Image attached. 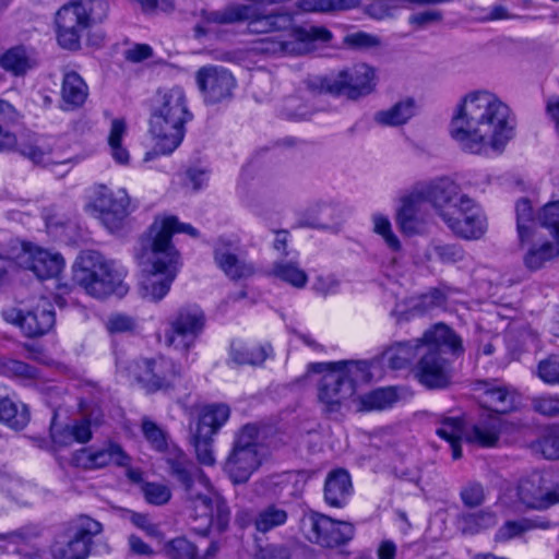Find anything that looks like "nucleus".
I'll return each mask as SVG.
<instances>
[{
	"label": "nucleus",
	"instance_id": "1",
	"mask_svg": "<svg viewBox=\"0 0 559 559\" xmlns=\"http://www.w3.org/2000/svg\"><path fill=\"white\" fill-rule=\"evenodd\" d=\"M511 110L487 91L465 95L452 116L450 134L459 146L471 154L502 153L514 136Z\"/></svg>",
	"mask_w": 559,
	"mask_h": 559
},
{
	"label": "nucleus",
	"instance_id": "2",
	"mask_svg": "<svg viewBox=\"0 0 559 559\" xmlns=\"http://www.w3.org/2000/svg\"><path fill=\"white\" fill-rule=\"evenodd\" d=\"M183 233L193 238L199 231L190 224L179 222L177 216H157L142 240V250L138 254L142 267L140 292L143 298L158 301L170 289L180 267V253L171 237Z\"/></svg>",
	"mask_w": 559,
	"mask_h": 559
},
{
	"label": "nucleus",
	"instance_id": "3",
	"mask_svg": "<svg viewBox=\"0 0 559 559\" xmlns=\"http://www.w3.org/2000/svg\"><path fill=\"white\" fill-rule=\"evenodd\" d=\"M428 199L449 229L465 240L481 238L488 227L480 206L450 179H440L428 189Z\"/></svg>",
	"mask_w": 559,
	"mask_h": 559
},
{
	"label": "nucleus",
	"instance_id": "4",
	"mask_svg": "<svg viewBox=\"0 0 559 559\" xmlns=\"http://www.w3.org/2000/svg\"><path fill=\"white\" fill-rule=\"evenodd\" d=\"M366 361L311 362L305 378H314L318 401L326 413L341 409L356 392L358 383L370 380Z\"/></svg>",
	"mask_w": 559,
	"mask_h": 559
},
{
	"label": "nucleus",
	"instance_id": "5",
	"mask_svg": "<svg viewBox=\"0 0 559 559\" xmlns=\"http://www.w3.org/2000/svg\"><path fill=\"white\" fill-rule=\"evenodd\" d=\"M424 346L413 368L414 377L427 389H445L452 383L451 362L442 356L443 348L459 356L464 352L462 338L447 324L437 323L423 334Z\"/></svg>",
	"mask_w": 559,
	"mask_h": 559
},
{
	"label": "nucleus",
	"instance_id": "6",
	"mask_svg": "<svg viewBox=\"0 0 559 559\" xmlns=\"http://www.w3.org/2000/svg\"><path fill=\"white\" fill-rule=\"evenodd\" d=\"M73 281L88 295L99 299L110 295L122 297L128 293L123 272L98 251L81 252L73 265Z\"/></svg>",
	"mask_w": 559,
	"mask_h": 559
},
{
	"label": "nucleus",
	"instance_id": "7",
	"mask_svg": "<svg viewBox=\"0 0 559 559\" xmlns=\"http://www.w3.org/2000/svg\"><path fill=\"white\" fill-rule=\"evenodd\" d=\"M167 472L182 490L188 509H198L201 515H207L212 499L210 478L182 450L171 447L164 457Z\"/></svg>",
	"mask_w": 559,
	"mask_h": 559
},
{
	"label": "nucleus",
	"instance_id": "8",
	"mask_svg": "<svg viewBox=\"0 0 559 559\" xmlns=\"http://www.w3.org/2000/svg\"><path fill=\"white\" fill-rule=\"evenodd\" d=\"M108 12L106 0H74L63 4L56 13L57 39L69 50H76L83 33L102 22Z\"/></svg>",
	"mask_w": 559,
	"mask_h": 559
},
{
	"label": "nucleus",
	"instance_id": "9",
	"mask_svg": "<svg viewBox=\"0 0 559 559\" xmlns=\"http://www.w3.org/2000/svg\"><path fill=\"white\" fill-rule=\"evenodd\" d=\"M126 371L147 393L174 389L182 378L181 367L165 356L134 359Z\"/></svg>",
	"mask_w": 559,
	"mask_h": 559
},
{
	"label": "nucleus",
	"instance_id": "10",
	"mask_svg": "<svg viewBox=\"0 0 559 559\" xmlns=\"http://www.w3.org/2000/svg\"><path fill=\"white\" fill-rule=\"evenodd\" d=\"M312 91L346 95L355 99L371 93L376 86L374 70L366 63L355 64L338 71L336 74L308 80Z\"/></svg>",
	"mask_w": 559,
	"mask_h": 559
},
{
	"label": "nucleus",
	"instance_id": "11",
	"mask_svg": "<svg viewBox=\"0 0 559 559\" xmlns=\"http://www.w3.org/2000/svg\"><path fill=\"white\" fill-rule=\"evenodd\" d=\"M86 209L111 233L120 230L131 213V201L126 189L98 183L90 190Z\"/></svg>",
	"mask_w": 559,
	"mask_h": 559
},
{
	"label": "nucleus",
	"instance_id": "12",
	"mask_svg": "<svg viewBox=\"0 0 559 559\" xmlns=\"http://www.w3.org/2000/svg\"><path fill=\"white\" fill-rule=\"evenodd\" d=\"M258 437L259 429L253 424H247L236 432L225 462V471L234 484L246 483L260 466Z\"/></svg>",
	"mask_w": 559,
	"mask_h": 559
},
{
	"label": "nucleus",
	"instance_id": "13",
	"mask_svg": "<svg viewBox=\"0 0 559 559\" xmlns=\"http://www.w3.org/2000/svg\"><path fill=\"white\" fill-rule=\"evenodd\" d=\"M103 532V525L87 516H78L63 535H59L50 547L55 559H85L91 551L93 538Z\"/></svg>",
	"mask_w": 559,
	"mask_h": 559
},
{
	"label": "nucleus",
	"instance_id": "14",
	"mask_svg": "<svg viewBox=\"0 0 559 559\" xmlns=\"http://www.w3.org/2000/svg\"><path fill=\"white\" fill-rule=\"evenodd\" d=\"M301 531L308 542L328 549L346 545L355 535L350 522L337 521L313 511L301 518Z\"/></svg>",
	"mask_w": 559,
	"mask_h": 559
},
{
	"label": "nucleus",
	"instance_id": "15",
	"mask_svg": "<svg viewBox=\"0 0 559 559\" xmlns=\"http://www.w3.org/2000/svg\"><path fill=\"white\" fill-rule=\"evenodd\" d=\"M205 323V313L199 306L188 305L179 308L170 318L165 331L166 345L188 354L203 333Z\"/></svg>",
	"mask_w": 559,
	"mask_h": 559
},
{
	"label": "nucleus",
	"instance_id": "16",
	"mask_svg": "<svg viewBox=\"0 0 559 559\" xmlns=\"http://www.w3.org/2000/svg\"><path fill=\"white\" fill-rule=\"evenodd\" d=\"M516 497L526 509L547 510L559 503V476L550 472L532 473L519 481Z\"/></svg>",
	"mask_w": 559,
	"mask_h": 559
},
{
	"label": "nucleus",
	"instance_id": "17",
	"mask_svg": "<svg viewBox=\"0 0 559 559\" xmlns=\"http://www.w3.org/2000/svg\"><path fill=\"white\" fill-rule=\"evenodd\" d=\"M332 37L325 26H298L293 29L292 37L262 40L261 51L271 55H305L314 49L316 43H329Z\"/></svg>",
	"mask_w": 559,
	"mask_h": 559
},
{
	"label": "nucleus",
	"instance_id": "18",
	"mask_svg": "<svg viewBox=\"0 0 559 559\" xmlns=\"http://www.w3.org/2000/svg\"><path fill=\"white\" fill-rule=\"evenodd\" d=\"M1 317L7 323L19 326L25 336L32 338L47 334L56 322L53 307L46 298H40L27 311L15 307L5 308L1 311Z\"/></svg>",
	"mask_w": 559,
	"mask_h": 559
},
{
	"label": "nucleus",
	"instance_id": "19",
	"mask_svg": "<svg viewBox=\"0 0 559 559\" xmlns=\"http://www.w3.org/2000/svg\"><path fill=\"white\" fill-rule=\"evenodd\" d=\"M195 82L203 102L215 105L233 98L237 86L234 74L222 66H204L195 72Z\"/></svg>",
	"mask_w": 559,
	"mask_h": 559
},
{
	"label": "nucleus",
	"instance_id": "20",
	"mask_svg": "<svg viewBox=\"0 0 559 559\" xmlns=\"http://www.w3.org/2000/svg\"><path fill=\"white\" fill-rule=\"evenodd\" d=\"M186 120L174 119L152 111L150 118V133L156 141V150L160 154L173 153L182 142Z\"/></svg>",
	"mask_w": 559,
	"mask_h": 559
},
{
	"label": "nucleus",
	"instance_id": "21",
	"mask_svg": "<svg viewBox=\"0 0 559 559\" xmlns=\"http://www.w3.org/2000/svg\"><path fill=\"white\" fill-rule=\"evenodd\" d=\"M129 462L130 457L117 443H109L97 450L83 448L72 453L71 456V464L83 469L103 468L111 463L126 466Z\"/></svg>",
	"mask_w": 559,
	"mask_h": 559
},
{
	"label": "nucleus",
	"instance_id": "22",
	"mask_svg": "<svg viewBox=\"0 0 559 559\" xmlns=\"http://www.w3.org/2000/svg\"><path fill=\"white\" fill-rule=\"evenodd\" d=\"M250 12L249 4H231L217 11L202 10L200 20L194 26V36L202 38L214 33L221 25L245 22Z\"/></svg>",
	"mask_w": 559,
	"mask_h": 559
},
{
	"label": "nucleus",
	"instance_id": "23",
	"mask_svg": "<svg viewBox=\"0 0 559 559\" xmlns=\"http://www.w3.org/2000/svg\"><path fill=\"white\" fill-rule=\"evenodd\" d=\"M22 263L38 278L47 280L58 276L64 265L63 258L57 252L28 245L24 247Z\"/></svg>",
	"mask_w": 559,
	"mask_h": 559
},
{
	"label": "nucleus",
	"instance_id": "24",
	"mask_svg": "<svg viewBox=\"0 0 559 559\" xmlns=\"http://www.w3.org/2000/svg\"><path fill=\"white\" fill-rule=\"evenodd\" d=\"M214 261L224 274L233 281L250 277L255 269L252 263L239 258L233 251V243L219 239L214 248Z\"/></svg>",
	"mask_w": 559,
	"mask_h": 559
},
{
	"label": "nucleus",
	"instance_id": "25",
	"mask_svg": "<svg viewBox=\"0 0 559 559\" xmlns=\"http://www.w3.org/2000/svg\"><path fill=\"white\" fill-rule=\"evenodd\" d=\"M152 111L174 117L175 120L188 121L191 117L187 106L186 93L180 86L159 90Z\"/></svg>",
	"mask_w": 559,
	"mask_h": 559
},
{
	"label": "nucleus",
	"instance_id": "26",
	"mask_svg": "<svg viewBox=\"0 0 559 559\" xmlns=\"http://www.w3.org/2000/svg\"><path fill=\"white\" fill-rule=\"evenodd\" d=\"M506 428L507 424L499 415H489L475 424L465 435V439L483 448H492L498 444L500 435Z\"/></svg>",
	"mask_w": 559,
	"mask_h": 559
},
{
	"label": "nucleus",
	"instance_id": "27",
	"mask_svg": "<svg viewBox=\"0 0 559 559\" xmlns=\"http://www.w3.org/2000/svg\"><path fill=\"white\" fill-rule=\"evenodd\" d=\"M60 95L61 108L63 110H75L85 104L88 96V86L79 73L68 71L63 74Z\"/></svg>",
	"mask_w": 559,
	"mask_h": 559
},
{
	"label": "nucleus",
	"instance_id": "28",
	"mask_svg": "<svg viewBox=\"0 0 559 559\" xmlns=\"http://www.w3.org/2000/svg\"><path fill=\"white\" fill-rule=\"evenodd\" d=\"M352 490V479L345 469H335L328 474L324 484V500L329 506L344 507Z\"/></svg>",
	"mask_w": 559,
	"mask_h": 559
},
{
	"label": "nucleus",
	"instance_id": "29",
	"mask_svg": "<svg viewBox=\"0 0 559 559\" xmlns=\"http://www.w3.org/2000/svg\"><path fill=\"white\" fill-rule=\"evenodd\" d=\"M423 346V336L413 341L399 342L383 353V360L391 369L405 368L415 358L418 359Z\"/></svg>",
	"mask_w": 559,
	"mask_h": 559
},
{
	"label": "nucleus",
	"instance_id": "30",
	"mask_svg": "<svg viewBox=\"0 0 559 559\" xmlns=\"http://www.w3.org/2000/svg\"><path fill=\"white\" fill-rule=\"evenodd\" d=\"M230 416V408L226 404L205 405L199 416L195 432L214 437L227 423Z\"/></svg>",
	"mask_w": 559,
	"mask_h": 559
},
{
	"label": "nucleus",
	"instance_id": "31",
	"mask_svg": "<svg viewBox=\"0 0 559 559\" xmlns=\"http://www.w3.org/2000/svg\"><path fill=\"white\" fill-rule=\"evenodd\" d=\"M516 229L521 243L528 242L533 236L543 238L544 235L538 230L539 222L535 218L533 206L527 198L520 199L515 204Z\"/></svg>",
	"mask_w": 559,
	"mask_h": 559
},
{
	"label": "nucleus",
	"instance_id": "32",
	"mask_svg": "<svg viewBox=\"0 0 559 559\" xmlns=\"http://www.w3.org/2000/svg\"><path fill=\"white\" fill-rule=\"evenodd\" d=\"M520 400L519 393L508 386H492L484 391V405L497 414L514 411Z\"/></svg>",
	"mask_w": 559,
	"mask_h": 559
},
{
	"label": "nucleus",
	"instance_id": "33",
	"mask_svg": "<svg viewBox=\"0 0 559 559\" xmlns=\"http://www.w3.org/2000/svg\"><path fill=\"white\" fill-rule=\"evenodd\" d=\"M344 218V211L336 204L317 203L308 209L304 225L314 228H331Z\"/></svg>",
	"mask_w": 559,
	"mask_h": 559
},
{
	"label": "nucleus",
	"instance_id": "34",
	"mask_svg": "<svg viewBox=\"0 0 559 559\" xmlns=\"http://www.w3.org/2000/svg\"><path fill=\"white\" fill-rule=\"evenodd\" d=\"M361 0H298L296 8L304 13L336 14L357 9Z\"/></svg>",
	"mask_w": 559,
	"mask_h": 559
},
{
	"label": "nucleus",
	"instance_id": "35",
	"mask_svg": "<svg viewBox=\"0 0 559 559\" xmlns=\"http://www.w3.org/2000/svg\"><path fill=\"white\" fill-rule=\"evenodd\" d=\"M272 347L265 345H250L242 342H233L230 346L231 360L238 365H261L271 355Z\"/></svg>",
	"mask_w": 559,
	"mask_h": 559
},
{
	"label": "nucleus",
	"instance_id": "36",
	"mask_svg": "<svg viewBox=\"0 0 559 559\" xmlns=\"http://www.w3.org/2000/svg\"><path fill=\"white\" fill-rule=\"evenodd\" d=\"M207 515H201L198 509H189L194 519L203 520L206 526L215 525L219 531H224L229 522L230 512L226 501L212 487V499L209 506Z\"/></svg>",
	"mask_w": 559,
	"mask_h": 559
},
{
	"label": "nucleus",
	"instance_id": "37",
	"mask_svg": "<svg viewBox=\"0 0 559 559\" xmlns=\"http://www.w3.org/2000/svg\"><path fill=\"white\" fill-rule=\"evenodd\" d=\"M497 514L489 509H483L477 512H464L457 516L460 530L464 534L469 535L493 527L497 524Z\"/></svg>",
	"mask_w": 559,
	"mask_h": 559
},
{
	"label": "nucleus",
	"instance_id": "38",
	"mask_svg": "<svg viewBox=\"0 0 559 559\" xmlns=\"http://www.w3.org/2000/svg\"><path fill=\"white\" fill-rule=\"evenodd\" d=\"M37 61L33 53L24 47L16 46L7 50L0 58V64L7 71L15 75H22L36 66Z\"/></svg>",
	"mask_w": 559,
	"mask_h": 559
},
{
	"label": "nucleus",
	"instance_id": "39",
	"mask_svg": "<svg viewBox=\"0 0 559 559\" xmlns=\"http://www.w3.org/2000/svg\"><path fill=\"white\" fill-rule=\"evenodd\" d=\"M288 520L286 509L276 503H270L262 508L253 520L255 530L260 533H267L276 527L283 526Z\"/></svg>",
	"mask_w": 559,
	"mask_h": 559
},
{
	"label": "nucleus",
	"instance_id": "40",
	"mask_svg": "<svg viewBox=\"0 0 559 559\" xmlns=\"http://www.w3.org/2000/svg\"><path fill=\"white\" fill-rule=\"evenodd\" d=\"M0 421L12 429H23L29 421L27 406L17 405L8 396L0 397Z\"/></svg>",
	"mask_w": 559,
	"mask_h": 559
},
{
	"label": "nucleus",
	"instance_id": "41",
	"mask_svg": "<svg viewBox=\"0 0 559 559\" xmlns=\"http://www.w3.org/2000/svg\"><path fill=\"white\" fill-rule=\"evenodd\" d=\"M397 401L393 388H381L366 393L358 399V409L361 412L382 411L391 407Z\"/></svg>",
	"mask_w": 559,
	"mask_h": 559
},
{
	"label": "nucleus",
	"instance_id": "42",
	"mask_svg": "<svg viewBox=\"0 0 559 559\" xmlns=\"http://www.w3.org/2000/svg\"><path fill=\"white\" fill-rule=\"evenodd\" d=\"M436 432L450 443L453 460H459L462 456L460 442L464 436L463 421L459 417H447L441 420Z\"/></svg>",
	"mask_w": 559,
	"mask_h": 559
},
{
	"label": "nucleus",
	"instance_id": "43",
	"mask_svg": "<svg viewBox=\"0 0 559 559\" xmlns=\"http://www.w3.org/2000/svg\"><path fill=\"white\" fill-rule=\"evenodd\" d=\"M415 114V104L412 99L400 102L386 110L378 111L374 120L382 126H401L407 122Z\"/></svg>",
	"mask_w": 559,
	"mask_h": 559
},
{
	"label": "nucleus",
	"instance_id": "44",
	"mask_svg": "<svg viewBox=\"0 0 559 559\" xmlns=\"http://www.w3.org/2000/svg\"><path fill=\"white\" fill-rule=\"evenodd\" d=\"M127 133V123L124 119H114L108 135V145L112 158L121 165H127L130 160V154L127 147L122 145V138Z\"/></svg>",
	"mask_w": 559,
	"mask_h": 559
},
{
	"label": "nucleus",
	"instance_id": "45",
	"mask_svg": "<svg viewBox=\"0 0 559 559\" xmlns=\"http://www.w3.org/2000/svg\"><path fill=\"white\" fill-rule=\"evenodd\" d=\"M272 275L295 288H304L308 282L307 273L292 261L275 262Z\"/></svg>",
	"mask_w": 559,
	"mask_h": 559
},
{
	"label": "nucleus",
	"instance_id": "46",
	"mask_svg": "<svg viewBox=\"0 0 559 559\" xmlns=\"http://www.w3.org/2000/svg\"><path fill=\"white\" fill-rule=\"evenodd\" d=\"M559 255V242L545 241L539 247L531 248L524 257V263L530 270H538L547 261Z\"/></svg>",
	"mask_w": 559,
	"mask_h": 559
},
{
	"label": "nucleus",
	"instance_id": "47",
	"mask_svg": "<svg viewBox=\"0 0 559 559\" xmlns=\"http://www.w3.org/2000/svg\"><path fill=\"white\" fill-rule=\"evenodd\" d=\"M548 528L549 523H540L537 524L535 521L528 519L522 520H513L504 522L496 533V540L498 542H507L509 539L520 537L524 535L526 532L532 531L534 528Z\"/></svg>",
	"mask_w": 559,
	"mask_h": 559
},
{
	"label": "nucleus",
	"instance_id": "48",
	"mask_svg": "<svg viewBox=\"0 0 559 559\" xmlns=\"http://www.w3.org/2000/svg\"><path fill=\"white\" fill-rule=\"evenodd\" d=\"M426 255L428 260L437 259L442 263H457L464 260L465 252L456 243L431 242Z\"/></svg>",
	"mask_w": 559,
	"mask_h": 559
},
{
	"label": "nucleus",
	"instance_id": "49",
	"mask_svg": "<svg viewBox=\"0 0 559 559\" xmlns=\"http://www.w3.org/2000/svg\"><path fill=\"white\" fill-rule=\"evenodd\" d=\"M0 372L19 380H34L38 378L37 368L13 358H0Z\"/></svg>",
	"mask_w": 559,
	"mask_h": 559
},
{
	"label": "nucleus",
	"instance_id": "50",
	"mask_svg": "<svg viewBox=\"0 0 559 559\" xmlns=\"http://www.w3.org/2000/svg\"><path fill=\"white\" fill-rule=\"evenodd\" d=\"M539 231L547 230L559 242V201L545 204L538 213Z\"/></svg>",
	"mask_w": 559,
	"mask_h": 559
},
{
	"label": "nucleus",
	"instance_id": "51",
	"mask_svg": "<svg viewBox=\"0 0 559 559\" xmlns=\"http://www.w3.org/2000/svg\"><path fill=\"white\" fill-rule=\"evenodd\" d=\"M20 153L31 159L34 164L48 165L51 163V150L44 144L43 140L25 142L20 145Z\"/></svg>",
	"mask_w": 559,
	"mask_h": 559
},
{
	"label": "nucleus",
	"instance_id": "52",
	"mask_svg": "<svg viewBox=\"0 0 559 559\" xmlns=\"http://www.w3.org/2000/svg\"><path fill=\"white\" fill-rule=\"evenodd\" d=\"M141 429L145 439L156 451H165L166 453L170 449L167 444L166 432L156 423L148 418H143Z\"/></svg>",
	"mask_w": 559,
	"mask_h": 559
},
{
	"label": "nucleus",
	"instance_id": "53",
	"mask_svg": "<svg viewBox=\"0 0 559 559\" xmlns=\"http://www.w3.org/2000/svg\"><path fill=\"white\" fill-rule=\"evenodd\" d=\"M44 219L48 233L55 237H62L63 233L73 226V222L70 216L55 209L45 210Z\"/></svg>",
	"mask_w": 559,
	"mask_h": 559
},
{
	"label": "nucleus",
	"instance_id": "54",
	"mask_svg": "<svg viewBox=\"0 0 559 559\" xmlns=\"http://www.w3.org/2000/svg\"><path fill=\"white\" fill-rule=\"evenodd\" d=\"M192 443L200 464L206 466H212L215 464V455L212 448L213 437L194 431L192 436Z\"/></svg>",
	"mask_w": 559,
	"mask_h": 559
},
{
	"label": "nucleus",
	"instance_id": "55",
	"mask_svg": "<svg viewBox=\"0 0 559 559\" xmlns=\"http://www.w3.org/2000/svg\"><path fill=\"white\" fill-rule=\"evenodd\" d=\"M460 498L466 508L475 509L485 503L486 491L480 483L468 481L461 487Z\"/></svg>",
	"mask_w": 559,
	"mask_h": 559
},
{
	"label": "nucleus",
	"instance_id": "56",
	"mask_svg": "<svg viewBox=\"0 0 559 559\" xmlns=\"http://www.w3.org/2000/svg\"><path fill=\"white\" fill-rule=\"evenodd\" d=\"M141 489L146 502L150 504L164 506L171 499L170 488L160 483H145Z\"/></svg>",
	"mask_w": 559,
	"mask_h": 559
},
{
	"label": "nucleus",
	"instance_id": "57",
	"mask_svg": "<svg viewBox=\"0 0 559 559\" xmlns=\"http://www.w3.org/2000/svg\"><path fill=\"white\" fill-rule=\"evenodd\" d=\"M164 550L170 559H193L197 555L194 545L183 537L168 542Z\"/></svg>",
	"mask_w": 559,
	"mask_h": 559
},
{
	"label": "nucleus",
	"instance_id": "58",
	"mask_svg": "<svg viewBox=\"0 0 559 559\" xmlns=\"http://www.w3.org/2000/svg\"><path fill=\"white\" fill-rule=\"evenodd\" d=\"M270 33H278L281 37L286 34V37H292L293 29L298 27L294 23V16L287 12H272L267 14Z\"/></svg>",
	"mask_w": 559,
	"mask_h": 559
},
{
	"label": "nucleus",
	"instance_id": "59",
	"mask_svg": "<svg viewBox=\"0 0 559 559\" xmlns=\"http://www.w3.org/2000/svg\"><path fill=\"white\" fill-rule=\"evenodd\" d=\"M537 376L547 384L559 385V357L550 355L540 360L537 365Z\"/></svg>",
	"mask_w": 559,
	"mask_h": 559
},
{
	"label": "nucleus",
	"instance_id": "60",
	"mask_svg": "<svg viewBox=\"0 0 559 559\" xmlns=\"http://www.w3.org/2000/svg\"><path fill=\"white\" fill-rule=\"evenodd\" d=\"M532 408L534 412L546 416L556 417L559 416V395L557 394H544L534 396L531 400Z\"/></svg>",
	"mask_w": 559,
	"mask_h": 559
},
{
	"label": "nucleus",
	"instance_id": "61",
	"mask_svg": "<svg viewBox=\"0 0 559 559\" xmlns=\"http://www.w3.org/2000/svg\"><path fill=\"white\" fill-rule=\"evenodd\" d=\"M396 221L404 234L413 235L418 231L419 223L415 217V210L409 199L403 201Z\"/></svg>",
	"mask_w": 559,
	"mask_h": 559
},
{
	"label": "nucleus",
	"instance_id": "62",
	"mask_svg": "<svg viewBox=\"0 0 559 559\" xmlns=\"http://www.w3.org/2000/svg\"><path fill=\"white\" fill-rule=\"evenodd\" d=\"M445 295L441 290L432 289L416 299L411 311L415 313H423L431 308L442 306L445 302Z\"/></svg>",
	"mask_w": 559,
	"mask_h": 559
},
{
	"label": "nucleus",
	"instance_id": "63",
	"mask_svg": "<svg viewBox=\"0 0 559 559\" xmlns=\"http://www.w3.org/2000/svg\"><path fill=\"white\" fill-rule=\"evenodd\" d=\"M344 44L355 49H369L379 47L381 45V39L378 36L366 32H356L346 35Z\"/></svg>",
	"mask_w": 559,
	"mask_h": 559
},
{
	"label": "nucleus",
	"instance_id": "64",
	"mask_svg": "<svg viewBox=\"0 0 559 559\" xmlns=\"http://www.w3.org/2000/svg\"><path fill=\"white\" fill-rule=\"evenodd\" d=\"M106 328L111 334L131 332L136 328V320L124 313H112L107 319Z\"/></svg>",
	"mask_w": 559,
	"mask_h": 559
}]
</instances>
